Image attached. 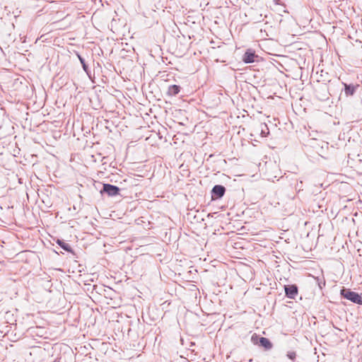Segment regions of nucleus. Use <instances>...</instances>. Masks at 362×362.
I'll list each match as a JSON object with an SVG mask.
<instances>
[{
  "label": "nucleus",
  "instance_id": "f257e3e1",
  "mask_svg": "<svg viewBox=\"0 0 362 362\" xmlns=\"http://www.w3.org/2000/svg\"><path fill=\"white\" fill-rule=\"evenodd\" d=\"M341 295L344 298L349 300L354 303L362 305V297L358 293L352 291L349 288H343L341 290Z\"/></svg>",
  "mask_w": 362,
  "mask_h": 362
},
{
  "label": "nucleus",
  "instance_id": "f03ea898",
  "mask_svg": "<svg viewBox=\"0 0 362 362\" xmlns=\"http://www.w3.org/2000/svg\"><path fill=\"white\" fill-rule=\"evenodd\" d=\"M120 189L110 184H103V189L100 190L101 194H107L108 196L113 197L119 194Z\"/></svg>",
  "mask_w": 362,
  "mask_h": 362
},
{
  "label": "nucleus",
  "instance_id": "7ed1b4c3",
  "mask_svg": "<svg viewBox=\"0 0 362 362\" xmlns=\"http://www.w3.org/2000/svg\"><path fill=\"white\" fill-rule=\"evenodd\" d=\"M285 295L287 298L295 299L298 295V287L296 285H285L284 286Z\"/></svg>",
  "mask_w": 362,
  "mask_h": 362
},
{
  "label": "nucleus",
  "instance_id": "20e7f679",
  "mask_svg": "<svg viewBox=\"0 0 362 362\" xmlns=\"http://www.w3.org/2000/svg\"><path fill=\"white\" fill-rule=\"evenodd\" d=\"M226 192V187L221 185H215L211 190V196L213 199H220L223 197Z\"/></svg>",
  "mask_w": 362,
  "mask_h": 362
},
{
  "label": "nucleus",
  "instance_id": "39448f33",
  "mask_svg": "<svg viewBox=\"0 0 362 362\" xmlns=\"http://www.w3.org/2000/svg\"><path fill=\"white\" fill-rule=\"evenodd\" d=\"M257 57L255 52L247 49L243 55V60L245 63L249 64L255 62V59Z\"/></svg>",
  "mask_w": 362,
  "mask_h": 362
},
{
  "label": "nucleus",
  "instance_id": "423d86ee",
  "mask_svg": "<svg viewBox=\"0 0 362 362\" xmlns=\"http://www.w3.org/2000/svg\"><path fill=\"white\" fill-rule=\"evenodd\" d=\"M259 346L264 347L266 350H269L272 348V344L269 339L266 337H260L259 339Z\"/></svg>",
  "mask_w": 362,
  "mask_h": 362
},
{
  "label": "nucleus",
  "instance_id": "0eeeda50",
  "mask_svg": "<svg viewBox=\"0 0 362 362\" xmlns=\"http://www.w3.org/2000/svg\"><path fill=\"white\" fill-rule=\"evenodd\" d=\"M180 91V87L177 85H172L168 87V95L170 96H175Z\"/></svg>",
  "mask_w": 362,
  "mask_h": 362
},
{
  "label": "nucleus",
  "instance_id": "6e6552de",
  "mask_svg": "<svg viewBox=\"0 0 362 362\" xmlns=\"http://www.w3.org/2000/svg\"><path fill=\"white\" fill-rule=\"evenodd\" d=\"M344 92L346 95H353L356 91V86H354L352 84H346L344 83Z\"/></svg>",
  "mask_w": 362,
  "mask_h": 362
},
{
  "label": "nucleus",
  "instance_id": "1a4fd4ad",
  "mask_svg": "<svg viewBox=\"0 0 362 362\" xmlns=\"http://www.w3.org/2000/svg\"><path fill=\"white\" fill-rule=\"evenodd\" d=\"M57 243L64 250L67 252H71V247L69 243L64 242L63 240H58Z\"/></svg>",
  "mask_w": 362,
  "mask_h": 362
},
{
  "label": "nucleus",
  "instance_id": "9d476101",
  "mask_svg": "<svg viewBox=\"0 0 362 362\" xmlns=\"http://www.w3.org/2000/svg\"><path fill=\"white\" fill-rule=\"evenodd\" d=\"M261 134L267 136L269 134V129L266 124H261Z\"/></svg>",
  "mask_w": 362,
  "mask_h": 362
},
{
  "label": "nucleus",
  "instance_id": "9b49d317",
  "mask_svg": "<svg viewBox=\"0 0 362 362\" xmlns=\"http://www.w3.org/2000/svg\"><path fill=\"white\" fill-rule=\"evenodd\" d=\"M78 57L82 64V66H83V69L85 71L87 72L88 71V66L86 65V62H85V60L83 57H81L80 55H78Z\"/></svg>",
  "mask_w": 362,
  "mask_h": 362
},
{
  "label": "nucleus",
  "instance_id": "f8f14e48",
  "mask_svg": "<svg viewBox=\"0 0 362 362\" xmlns=\"http://www.w3.org/2000/svg\"><path fill=\"white\" fill-rule=\"evenodd\" d=\"M287 356L288 357V358H290L291 361H293L296 356V352H294V351L288 352Z\"/></svg>",
  "mask_w": 362,
  "mask_h": 362
}]
</instances>
